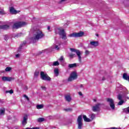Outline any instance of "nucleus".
Masks as SVG:
<instances>
[{
  "instance_id": "37998d69",
  "label": "nucleus",
  "mask_w": 129,
  "mask_h": 129,
  "mask_svg": "<svg viewBox=\"0 0 129 129\" xmlns=\"http://www.w3.org/2000/svg\"><path fill=\"white\" fill-rule=\"evenodd\" d=\"M41 88L44 90H46V87L45 86H41Z\"/></svg>"
},
{
  "instance_id": "b1692460",
  "label": "nucleus",
  "mask_w": 129,
  "mask_h": 129,
  "mask_svg": "<svg viewBox=\"0 0 129 129\" xmlns=\"http://www.w3.org/2000/svg\"><path fill=\"white\" fill-rule=\"evenodd\" d=\"M63 110L67 112H69L70 111H72L73 109L71 108H68L63 109Z\"/></svg>"
},
{
  "instance_id": "09e8293b",
  "label": "nucleus",
  "mask_w": 129,
  "mask_h": 129,
  "mask_svg": "<svg viewBox=\"0 0 129 129\" xmlns=\"http://www.w3.org/2000/svg\"><path fill=\"white\" fill-rule=\"evenodd\" d=\"M80 87H81V88H82V87H83V85H80Z\"/></svg>"
},
{
  "instance_id": "49530a36",
  "label": "nucleus",
  "mask_w": 129,
  "mask_h": 129,
  "mask_svg": "<svg viewBox=\"0 0 129 129\" xmlns=\"http://www.w3.org/2000/svg\"><path fill=\"white\" fill-rule=\"evenodd\" d=\"M47 30H48V31H49V32L50 31V26H48V27H47Z\"/></svg>"
},
{
  "instance_id": "cd10ccee",
  "label": "nucleus",
  "mask_w": 129,
  "mask_h": 129,
  "mask_svg": "<svg viewBox=\"0 0 129 129\" xmlns=\"http://www.w3.org/2000/svg\"><path fill=\"white\" fill-rule=\"evenodd\" d=\"M45 120V119L44 118H39L37 119V121L38 122H42V121H44Z\"/></svg>"
},
{
  "instance_id": "dca6fc26",
  "label": "nucleus",
  "mask_w": 129,
  "mask_h": 129,
  "mask_svg": "<svg viewBox=\"0 0 129 129\" xmlns=\"http://www.w3.org/2000/svg\"><path fill=\"white\" fill-rule=\"evenodd\" d=\"M10 28V26L8 25H1L0 26V29L2 30H8V29Z\"/></svg>"
},
{
  "instance_id": "e433bc0d",
  "label": "nucleus",
  "mask_w": 129,
  "mask_h": 129,
  "mask_svg": "<svg viewBox=\"0 0 129 129\" xmlns=\"http://www.w3.org/2000/svg\"><path fill=\"white\" fill-rule=\"evenodd\" d=\"M89 54H90V51H89L88 50H86L85 51V54L86 55H89Z\"/></svg>"
},
{
  "instance_id": "ea45409f",
  "label": "nucleus",
  "mask_w": 129,
  "mask_h": 129,
  "mask_svg": "<svg viewBox=\"0 0 129 129\" xmlns=\"http://www.w3.org/2000/svg\"><path fill=\"white\" fill-rule=\"evenodd\" d=\"M59 61H60V62H62V61H63V60H64V58L63 57V56H61L59 59Z\"/></svg>"
},
{
  "instance_id": "20e7f679",
  "label": "nucleus",
  "mask_w": 129,
  "mask_h": 129,
  "mask_svg": "<svg viewBox=\"0 0 129 129\" xmlns=\"http://www.w3.org/2000/svg\"><path fill=\"white\" fill-rule=\"evenodd\" d=\"M70 50L71 52H75L76 53L78 57V59L80 62V63H81L82 62V57H81V55H82V52L78 50H76L74 48H70Z\"/></svg>"
},
{
  "instance_id": "39448f33",
  "label": "nucleus",
  "mask_w": 129,
  "mask_h": 129,
  "mask_svg": "<svg viewBox=\"0 0 129 129\" xmlns=\"http://www.w3.org/2000/svg\"><path fill=\"white\" fill-rule=\"evenodd\" d=\"M84 35L83 32H80L79 33L74 32L71 34L69 35V37L70 38H79L80 37H83Z\"/></svg>"
},
{
  "instance_id": "8fccbe9b",
  "label": "nucleus",
  "mask_w": 129,
  "mask_h": 129,
  "mask_svg": "<svg viewBox=\"0 0 129 129\" xmlns=\"http://www.w3.org/2000/svg\"><path fill=\"white\" fill-rule=\"evenodd\" d=\"M96 99H93V101L94 102H96Z\"/></svg>"
},
{
  "instance_id": "473e14b6",
  "label": "nucleus",
  "mask_w": 129,
  "mask_h": 129,
  "mask_svg": "<svg viewBox=\"0 0 129 129\" xmlns=\"http://www.w3.org/2000/svg\"><path fill=\"white\" fill-rule=\"evenodd\" d=\"M11 70H12V68L11 67H7L5 69V71L6 72H10Z\"/></svg>"
},
{
  "instance_id": "79ce46f5",
  "label": "nucleus",
  "mask_w": 129,
  "mask_h": 129,
  "mask_svg": "<svg viewBox=\"0 0 129 129\" xmlns=\"http://www.w3.org/2000/svg\"><path fill=\"white\" fill-rule=\"evenodd\" d=\"M46 51H47V49L42 50V51H40V54H42V53H45L46 52Z\"/></svg>"
},
{
  "instance_id": "9b49d317",
  "label": "nucleus",
  "mask_w": 129,
  "mask_h": 129,
  "mask_svg": "<svg viewBox=\"0 0 129 129\" xmlns=\"http://www.w3.org/2000/svg\"><path fill=\"white\" fill-rule=\"evenodd\" d=\"M9 11L10 14L12 15H17V14H19L20 12V11L16 10L13 7H9Z\"/></svg>"
},
{
  "instance_id": "393cba45",
  "label": "nucleus",
  "mask_w": 129,
  "mask_h": 129,
  "mask_svg": "<svg viewBox=\"0 0 129 129\" xmlns=\"http://www.w3.org/2000/svg\"><path fill=\"white\" fill-rule=\"evenodd\" d=\"M44 107V105L40 104V105H37L36 106V108L37 109H42Z\"/></svg>"
},
{
  "instance_id": "4c0bfd02",
  "label": "nucleus",
  "mask_w": 129,
  "mask_h": 129,
  "mask_svg": "<svg viewBox=\"0 0 129 129\" xmlns=\"http://www.w3.org/2000/svg\"><path fill=\"white\" fill-rule=\"evenodd\" d=\"M23 96H24V97H25V98H26V99H27V100L28 101H29L30 100V99H29V97H27V95H24Z\"/></svg>"
},
{
  "instance_id": "6ab92c4d",
  "label": "nucleus",
  "mask_w": 129,
  "mask_h": 129,
  "mask_svg": "<svg viewBox=\"0 0 129 129\" xmlns=\"http://www.w3.org/2000/svg\"><path fill=\"white\" fill-rule=\"evenodd\" d=\"M126 98V99H129V97L125 96H122L121 94H119L117 96V98L118 99H119V100H121V99H122V98Z\"/></svg>"
},
{
  "instance_id": "3c124183",
  "label": "nucleus",
  "mask_w": 129,
  "mask_h": 129,
  "mask_svg": "<svg viewBox=\"0 0 129 129\" xmlns=\"http://www.w3.org/2000/svg\"><path fill=\"white\" fill-rule=\"evenodd\" d=\"M102 80H105V79H104V78H103Z\"/></svg>"
},
{
  "instance_id": "1a4fd4ad",
  "label": "nucleus",
  "mask_w": 129,
  "mask_h": 129,
  "mask_svg": "<svg viewBox=\"0 0 129 129\" xmlns=\"http://www.w3.org/2000/svg\"><path fill=\"white\" fill-rule=\"evenodd\" d=\"M107 101L108 103V104L110 105L112 110H114L115 109V105H114V101H113V99L111 98H107Z\"/></svg>"
},
{
  "instance_id": "412c9836",
  "label": "nucleus",
  "mask_w": 129,
  "mask_h": 129,
  "mask_svg": "<svg viewBox=\"0 0 129 129\" xmlns=\"http://www.w3.org/2000/svg\"><path fill=\"white\" fill-rule=\"evenodd\" d=\"M5 112H6V109L5 108L0 109V115H4Z\"/></svg>"
},
{
  "instance_id": "2eb2a0df",
  "label": "nucleus",
  "mask_w": 129,
  "mask_h": 129,
  "mask_svg": "<svg viewBox=\"0 0 129 129\" xmlns=\"http://www.w3.org/2000/svg\"><path fill=\"white\" fill-rule=\"evenodd\" d=\"M123 78L124 80H127V81L129 82V75L127 73H124L123 74Z\"/></svg>"
},
{
  "instance_id": "7ed1b4c3",
  "label": "nucleus",
  "mask_w": 129,
  "mask_h": 129,
  "mask_svg": "<svg viewBox=\"0 0 129 129\" xmlns=\"http://www.w3.org/2000/svg\"><path fill=\"white\" fill-rule=\"evenodd\" d=\"M40 77L42 80H44L45 81H51V78L44 72H40Z\"/></svg>"
},
{
  "instance_id": "bb28decb",
  "label": "nucleus",
  "mask_w": 129,
  "mask_h": 129,
  "mask_svg": "<svg viewBox=\"0 0 129 129\" xmlns=\"http://www.w3.org/2000/svg\"><path fill=\"white\" fill-rule=\"evenodd\" d=\"M39 74H40V72L39 71H36L34 73V76L37 77Z\"/></svg>"
},
{
  "instance_id": "7c9ffc66",
  "label": "nucleus",
  "mask_w": 129,
  "mask_h": 129,
  "mask_svg": "<svg viewBox=\"0 0 129 129\" xmlns=\"http://www.w3.org/2000/svg\"><path fill=\"white\" fill-rule=\"evenodd\" d=\"M124 112H126V113H129V106L127 108H125L124 109Z\"/></svg>"
},
{
  "instance_id": "9d476101",
  "label": "nucleus",
  "mask_w": 129,
  "mask_h": 129,
  "mask_svg": "<svg viewBox=\"0 0 129 129\" xmlns=\"http://www.w3.org/2000/svg\"><path fill=\"white\" fill-rule=\"evenodd\" d=\"M100 105H101V104L100 103H97L94 105L92 107V111H94V112H97V111H99L100 110Z\"/></svg>"
},
{
  "instance_id": "f257e3e1",
  "label": "nucleus",
  "mask_w": 129,
  "mask_h": 129,
  "mask_svg": "<svg viewBox=\"0 0 129 129\" xmlns=\"http://www.w3.org/2000/svg\"><path fill=\"white\" fill-rule=\"evenodd\" d=\"M31 32L33 33V36L31 39L33 43H36L37 41H39L40 39H42V38H44L45 36L43 32L38 29L36 27H32L31 29Z\"/></svg>"
},
{
  "instance_id": "f704fd0d",
  "label": "nucleus",
  "mask_w": 129,
  "mask_h": 129,
  "mask_svg": "<svg viewBox=\"0 0 129 129\" xmlns=\"http://www.w3.org/2000/svg\"><path fill=\"white\" fill-rule=\"evenodd\" d=\"M121 100L120 101H119L118 103V105H122V104H123V100Z\"/></svg>"
},
{
  "instance_id": "f03ea898",
  "label": "nucleus",
  "mask_w": 129,
  "mask_h": 129,
  "mask_svg": "<svg viewBox=\"0 0 129 129\" xmlns=\"http://www.w3.org/2000/svg\"><path fill=\"white\" fill-rule=\"evenodd\" d=\"M55 34H58L62 40H67V34L64 29L62 28L55 29Z\"/></svg>"
},
{
  "instance_id": "2f4dec72",
  "label": "nucleus",
  "mask_w": 129,
  "mask_h": 129,
  "mask_svg": "<svg viewBox=\"0 0 129 129\" xmlns=\"http://www.w3.org/2000/svg\"><path fill=\"white\" fill-rule=\"evenodd\" d=\"M52 65L53 66H58L59 65V62H58V61H54Z\"/></svg>"
},
{
  "instance_id": "a211bd4d",
  "label": "nucleus",
  "mask_w": 129,
  "mask_h": 129,
  "mask_svg": "<svg viewBox=\"0 0 129 129\" xmlns=\"http://www.w3.org/2000/svg\"><path fill=\"white\" fill-rule=\"evenodd\" d=\"M54 49H55V50H59V47L58 45L54 44L52 45V46L51 47V49L50 51V52H52V51H54Z\"/></svg>"
},
{
  "instance_id": "c85d7f7f",
  "label": "nucleus",
  "mask_w": 129,
  "mask_h": 129,
  "mask_svg": "<svg viewBox=\"0 0 129 129\" xmlns=\"http://www.w3.org/2000/svg\"><path fill=\"white\" fill-rule=\"evenodd\" d=\"M6 93H10V94H13V93H14V91L13 90H10L9 91H6Z\"/></svg>"
},
{
  "instance_id": "de8ad7c7",
  "label": "nucleus",
  "mask_w": 129,
  "mask_h": 129,
  "mask_svg": "<svg viewBox=\"0 0 129 129\" xmlns=\"http://www.w3.org/2000/svg\"><path fill=\"white\" fill-rule=\"evenodd\" d=\"M25 90H27L28 89V87L27 86H25V87L24 88Z\"/></svg>"
},
{
  "instance_id": "72a5a7b5",
  "label": "nucleus",
  "mask_w": 129,
  "mask_h": 129,
  "mask_svg": "<svg viewBox=\"0 0 129 129\" xmlns=\"http://www.w3.org/2000/svg\"><path fill=\"white\" fill-rule=\"evenodd\" d=\"M0 15H6V12L4 10H0Z\"/></svg>"
},
{
  "instance_id": "c756f323",
  "label": "nucleus",
  "mask_w": 129,
  "mask_h": 129,
  "mask_svg": "<svg viewBox=\"0 0 129 129\" xmlns=\"http://www.w3.org/2000/svg\"><path fill=\"white\" fill-rule=\"evenodd\" d=\"M129 92L128 91L126 90V91H124V92L123 93V95H122V96H126V95H127V94H128Z\"/></svg>"
},
{
  "instance_id": "423d86ee",
  "label": "nucleus",
  "mask_w": 129,
  "mask_h": 129,
  "mask_svg": "<svg viewBox=\"0 0 129 129\" xmlns=\"http://www.w3.org/2000/svg\"><path fill=\"white\" fill-rule=\"evenodd\" d=\"M78 128L82 129L83 126V123L82 122V115H80L77 119Z\"/></svg>"
},
{
  "instance_id": "c9c22d12",
  "label": "nucleus",
  "mask_w": 129,
  "mask_h": 129,
  "mask_svg": "<svg viewBox=\"0 0 129 129\" xmlns=\"http://www.w3.org/2000/svg\"><path fill=\"white\" fill-rule=\"evenodd\" d=\"M69 56H70V58H74V57H75V54H74L73 53H71L69 54Z\"/></svg>"
},
{
  "instance_id": "ddd939ff",
  "label": "nucleus",
  "mask_w": 129,
  "mask_h": 129,
  "mask_svg": "<svg viewBox=\"0 0 129 129\" xmlns=\"http://www.w3.org/2000/svg\"><path fill=\"white\" fill-rule=\"evenodd\" d=\"M27 122H28V115H25L23 117V120H22V125H26Z\"/></svg>"
},
{
  "instance_id": "a878e982",
  "label": "nucleus",
  "mask_w": 129,
  "mask_h": 129,
  "mask_svg": "<svg viewBox=\"0 0 129 129\" xmlns=\"http://www.w3.org/2000/svg\"><path fill=\"white\" fill-rule=\"evenodd\" d=\"M54 74L56 76H58V75L59 74V70H58V69H54Z\"/></svg>"
},
{
  "instance_id": "f3484780",
  "label": "nucleus",
  "mask_w": 129,
  "mask_h": 129,
  "mask_svg": "<svg viewBox=\"0 0 129 129\" xmlns=\"http://www.w3.org/2000/svg\"><path fill=\"white\" fill-rule=\"evenodd\" d=\"M83 117L84 121H85L86 122H91V119H90L89 118H87V116H86L85 115H84Z\"/></svg>"
},
{
  "instance_id": "aec40b11",
  "label": "nucleus",
  "mask_w": 129,
  "mask_h": 129,
  "mask_svg": "<svg viewBox=\"0 0 129 129\" xmlns=\"http://www.w3.org/2000/svg\"><path fill=\"white\" fill-rule=\"evenodd\" d=\"M64 98L67 101H68V102H70L71 101V96L70 95H67L64 96Z\"/></svg>"
},
{
  "instance_id": "f8f14e48",
  "label": "nucleus",
  "mask_w": 129,
  "mask_h": 129,
  "mask_svg": "<svg viewBox=\"0 0 129 129\" xmlns=\"http://www.w3.org/2000/svg\"><path fill=\"white\" fill-rule=\"evenodd\" d=\"M15 78H12V77H3L2 78V80L3 81H12V80H14Z\"/></svg>"
},
{
  "instance_id": "5701e85b",
  "label": "nucleus",
  "mask_w": 129,
  "mask_h": 129,
  "mask_svg": "<svg viewBox=\"0 0 129 129\" xmlns=\"http://www.w3.org/2000/svg\"><path fill=\"white\" fill-rule=\"evenodd\" d=\"M76 66H77V64L76 63H72L69 64V68H75Z\"/></svg>"
},
{
  "instance_id": "4be33fe9",
  "label": "nucleus",
  "mask_w": 129,
  "mask_h": 129,
  "mask_svg": "<svg viewBox=\"0 0 129 129\" xmlns=\"http://www.w3.org/2000/svg\"><path fill=\"white\" fill-rule=\"evenodd\" d=\"M89 116H90V118H91L90 119L91 121H92V120H93L95 118L96 115L94 113H92V114H91L89 115Z\"/></svg>"
},
{
  "instance_id": "c03bdc74",
  "label": "nucleus",
  "mask_w": 129,
  "mask_h": 129,
  "mask_svg": "<svg viewBox=\"0 0 129 129\" xmlns=\"http://www.w3.org/2000/svg\"><path fill=\"white\" fill-rule=\"evenodd\" d=\"M78 93H79V95H80L81 96H82V95H83L82 92H79Z\"/></svg>"
},
{
  "instance_id": "6e6552de",
  "label": "nucleus",
  "mask_w": 129,
  "mask_h": 129,
  "mask_svg": "<svg viewBox=\"0 0 129 129\" xmlns=\"http://www.w3.org/2000/svg\"><path fill=\"white\" fill-rule=\"evenodd\" d=\"M76 79H77V74L74 72L71 74L70 77L68 79V81L71 82V81H73V80H75Z\"/></svg>"
},
{
  "instance_id": "4468645a",
  "label": "nucleus",
  "mask_w": 129,
  "mask_h": 129,
  "mask_svg": "<svg viewBox=\"0 0 129 129\" xmlns=\"http://www.w3.org/2000/svg\"><path fill=\"white\" fill-rule=\"evenodd\" d=\"M90 45L92 46V47H97V46L99 45V43L98 41H91L90 42Z\"/></svg>"
},
{
  "instance_id": "0eeeda50",
  "label": "nucleus",
  "mask_w": 129,
  "mask_h": 129,
  "mask_svg": "<svg viewBox=\"0 0 129 129\" xmlns=\"http://www.w3.org/2000/svg\"><path fill=\"white\" fill-rule=\"evenodd\" d=\"M25 25H26V22H16L14 24L13 28V29H19V28H21V27H23V26H25Z\"/></svg>"
},
{
  "instance_id": "a19ab883",
  "label": "nucleus",
  "mask_w": 129,
  "mask_h": 129,
  "mask_svg": "<svg viewBox=\"0 0 129 129\" xmlns=\"http://www.w3.org/2000/svg\"><path fill=\"white\" fill-rule=\"evenodd\" d=\"M20 56H21L20 54H17L15 55V57L16 58H20Z\"/></svg>"
},
{
  "instance_id": "a18cd8bd",
  "label": "nucleus",
  "mask_w": 129,
  "mask_h": 129,
  "mask_svg": "<svg viewBox=\"0 0 129 129\" xmlns=\"http://www.w3.org/2000/svg\"><path fill=\"white\" fill-rule=\"evenodd\" d=\"M21 36V34H18L15 36V37H20Z\"/></svg>"
},
{
  "instance_id": "58836bf2",
  "label": "nucleus",
  "mask_w": 129,
  "mask_h": 129,
  "mask_svg": "<svg viewBox=\"0 0 129 129\" xmlns=\"http://www.w3.org/2000/svg\"><path fill=\"white\" fill-rule=\"evenodd\" d=\"M39 128L38 127H34L32 128L27 127L26 129H39Z\"/></svg>"
}]
</instances>
